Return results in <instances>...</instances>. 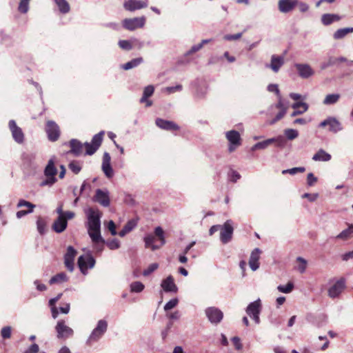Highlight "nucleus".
I'll use <instances>...</instances> for the list:
<instances>
[{
  "label": "nucleus",
  "instance_id": "09e8293b",
  "mask_svg": "<svg viewBox=\"0 0 353 353\" xmlns=\"http://www.w3.org/2000/svg\"><path fill=\"white\" fill-rule=\"evenodd\" d=\"M46 226V221L41 217L38 218V219L37 221V228L38 232L41 234H43L45 233Z\"/></svg>",
  "mask_w": 353,
  "mask_h": 353
},
{
  "label": "nucleus",
  "instance_id": "f704fd0d",
  "mask_svg": "<svg viewBox=\"0 0 353 353\" xmlns=\"http://www.w3.org/2000/svg\"><path fill=\"white\" fill-rule=\"evenodd\" d=\"M143 59L142 57L135 58L127 62L126 63L122 65L121 68H123L125 70H128L137 67L139 65L143 63Z\"/></svg>",
  "mask_w": 353,
  "mask_h": 353
},
{
  "label": "nucleus",
  "instance_id": "c85d7f7f",
  "mask_svg": "<svg viewBox=\"0 0 353 353\" xmlns=\"http://www.w3.org/2000/svg\"><path fill=\"white\" fill-rule=\"evenodd\" d=\"M261 310V300L259 299L256 301L250 303L247 308H246V313L250 316H252L253 314H260Z\"/></svg>",
  "mask_w": 353,
  "mask_h": 353
},
{
  "label": "nucleus",
  "instance_id": "5701e85b",
  "mask_svg": "<svg viewBox=\"0 0 353 353\" xmlns=\"http://www.w3.org/2000/svg\"><path fill=\"white\" fill-rule=\"evenodd\" d=\"M154 92V87L152 85H149L144 88L143 95L139 100L141 103H145L146 107L152 105V101L148 99Z\"/></svg>",
  "mask_w": 353,
  "mask_h": 353
},
{
  "label": "nucleus",
  "instance_id": "20e7f679",
  "mask_svg": "<svg viewBox=\"0 0 353 353\" xmlns=\"http://www.w3.org/2000/svg\"><path fill=\"white\" fill-rule=\"evenodd\" d=\"M108 329V323L105 320H99L96 327L92 330L87 340V343L90 345L93 342L98 341L105 334Z\"/></svg>",
  "mask_w": 353,
  "mask_h": 353
},
{
  "label": "nucleus",
  "instance_id": "c756f323",
  "mask_svg": "<svg viewBox=\"0 0 353 353\" xmlns=\"http://www.w3.org/2000/svg\"><path fill=\"white\" fill-rule=\"evenodd\" d=\"M70 146L71 148V150L69 152L70 153L73 154L76 157L82 154L83 145L77 139H72L70 141Z\"/></svg>",
  "mask_w": 353,
  "mask_h": 353
},
{
  "label": "nucleus",
  "instance_id": "f03ea898",
  "mask_svg": "<svg viewBox=\"0 0 353 353\" xmlns=\"http://www.w3.org/2000/svg\"><path fill=\"white\" fill-rule=\"evenodd\" d=\"M57 169L55 167L54 157L51 158L44 169V176L46 179L40 183V186L51 187L57 182L56 175Z\"/></svg>",
  "mask_w": 353,
  "mask_h": 353
},
{
  "label": "nucleus",
  "instance_id": "5fc2aeb1",
  "mask_svg": "<svg viewBox=\"0 0 353 353\" xmlns=\"http://www.w3.org/2000/svg\"><path fill=\"white\" fill-rule=\"evenodd\" d=\"M274 143V140L270 139H268L265 141L258 142L259 147L260 150L266 149L270 145Z\"/></svg>",
  "mask_w": 353,
  "mask_h": 353
},
{
  "label": "nucleus",
  "instance_id": "a211bd4d",
  "mask_svg": "<svg viewBox=\"0 0 353 353\" xmlns=\"http://www.w3.org/2000/svg\"><path fill=\"white\" fill-rule=\"evenodd\" d=\"M148 0H127L123 3V7L126 10L132 12L148 7Z\"/></svg>",
  "mask_w": 353,
  "mask_h": 353
},
{
  "label": "nucleus",
  "instance_id": "dca6fc26",
  "mask_svg": "<svg viewBox=\"0 0 353 353\" xmlns=\"http://www.w3.org/2000/svg\"><path fill=\"white\" fill-rule=\"evenodd\" d=\"M77 254V250L72 246H68L64 255L65 266L71 272H73L74 268V260Z\"/></svg>",
  "mask_w": 353,
  "mask_h": 353
},
{
  "label": "nucleus",
  "instance_id": "6ab92c4d",
  "mask_svg": "<svg viewBox=\"0 0 353 353\" xmlns=\"http://www.w3.org/2000/svg\"><path fill=\"white\" fill-rule=\"evenodd\" d=\"M93 201L103 207H108L110 203L108 191L97 189L93 197Z\"/></svg>",
  "mask_w": 353,
  "mask_h": 353
},
{
  "label": "nucleus",
  "instance_id": "9d476101",
  "mask_svg": "<svg viewBox=\"0 0 353 353\" xmlns=\"http://www.w3.org/2000/svg\"><path fill=\"white\" fill-rule=\"evenodd\" d=\"M220 239L224 244L228 243L230 241L233 234V226L231 220H228L221 227Z\"/></svg>",
  "mask_w": 353,
  "mask_h": 353
},
{
  "label": "nucleus",
  "instance_id": "774afa93",
  "mask_svg": "<svg viewBox=\"0 0 353 353\" xmlns=\"http://www.w3.org/2000/svg\"><path fill=\"white\" fill-rule=\"evenodd\" d=\"M232 341L237 350H240L242 349V344L241 343V339L239 337L234 336L232 339Z\"/></svg>",
  "mask_w": 353,
  "mask_h": 353
},
{
  "label": "nucleus",
  "instance_id": "ddd939ff",
  "mask_svg": "<svg viewBox=\"0 0 353 353\" xmlns=\"http://www.w3.org/2000/svg\"><path fill=\"white\" fill-rule=\"evenodd\" d=\"M205 313L208 320L212 324L219 323L223 318V312L219 308L215 307H209L206 308Z\"/></svg>",
  "mask_w": 353,
  "mask_h": 353
},
{
  "label": "nucleus",
  "instance_id": "0eeeda50",
  "mask_svg": "<svg viewBox=\"0 0 353 353\" xmlns=\"http://www.w3.org/2000/svg\"><path fill=\"white\" fill-rule=\"evenodd\" d=\"M103 135L104 132L101 131L92 137L91 143H85L84 145L86 149V154L92 155L98 150L102 143Z\"/></svg>",
  "mask_w": 353,
  "mask_h": 353
},
{
  "label": "nucleus",
  "instance_id": "603ef678",
  "mask_svg": "<svg viewBox=\"0 0 353 353\" xmlns=\"http://www.w3.org/2000/svg\"><path fill=\"white\" fill-rule=\"evenodd\" d=\"M178 299H172L170 300L164 306V310L165 311H168L174 307H175L178 304Z\"/></svg>",
  "mask_w": 353,
  "mask_h": 353
},
{
  "label": "nucleus",
  "instance_id": "8fccbe9b",
  "mask_svg": "<svg viewBox=\"0 0 353 353\" xmlns=\"http://www.w3.org/2000/svg\"><path fill=\"white\" fill-rule=\"evenodd\" d=\"M159 268V264L157 263H151L149 266L143 270V275L145 276H149Z\"/></svg>",
  "mask_w": 353,
  "mask_h": 353
},
{
  "label": "nucleus",
  "instance_id": "e2e57ef3",
  "mask_svg": "<svg viewBox=\"0 0 353 353\" xmlns=\"http://www.w3.org/2000/svg\"><path fill=\"white\" fill-rule=\"evenodd\" d=\"M268 90L270 92H274L277 97L280 95V91L277 84H270L268 86Z\"/></svg>",
  "mask_w": 353,
  "mask_h": 353
},
{
  "label": "nucleus",
  "instance_id": "bf43d9fd",
  "mask_svg": "<svg viewBox=\"0 0 353 353\" xmlns=\"http://www.w3.org/2000/svg\"><path fill=\"white\" fill-rule=\"evenodd\" d=\"M242 37V33H236L234 34H225L223 37V39L226 41L238 40Z\"/></svg>",
  "mask_w": 353,
  "mask_h": 353
},
{
  "label": "nucleus",
  "instance_id": "c9c22d12",
  "mask_svg": "<svg viewBox=\"0 0 353 353\" xmlns=\"http://www.w3.org/2000/svg\"><path fill=\"white\" fill-rule=\"evenodd\" d=\"M353 32V28H344L337 30L333 34L334 39H341L344 38L347 34Z\"/></svg>",
  "mask_w": 353,
  "mask_h": 353
},
{
  "label": "nucleus",
  "instance_id": "aec40b11",
  "mask_svg": "<svg viewBox=\"0 0 353 353\" xmlns=\"http://www.w3.org/2000/svg\"><path fill=\"white\" fill-rule=\"evenodd\" d=\"M111 157L107 152L103 155L101 169L107 178H112L114 175L113 169L110 165Z\"/></svg>",
  "mask_w": 353,
  "mask_h": 353
},
{
  "label": "nucleus",
  "instance_id": "9b49d317",
  "mask_svg": "<svg viewBox=\"0 0 353 353\" xmlns=\"http://www.w3.org/2000/svg\"><path fill=\"white\" fill-rule=\"evenodd\" d=\"M345 288V279H340L329 288L327 290V295L331 299L338 298L341 294Z\"/></svg>",
  "mask_w": 353,
  "mask_h": 353
},
{
  "label": "nucleus",
  "instance_id": "393cba45",
  "mask_svg": "<svg viewBox=\"0 0 353 353\" xmlns=\"http://www.w3.org/2000/svg\"><path fill=\"white\" fill-rule=\"evenodd\" d=\"M161 285L166 292H176L178 290V288L174 283L172 276H168L165 279H163Z\"/></svg>",
  "mask_w": 353,
  "mask_h": 353
},
{
  "label": "nucleus",
  "instance_id": "69168bd1",
  "mask_svg": "<svg viewBox=\"0 0 353 353\" xmlns=\"http://www.w3.org/2000/svg\"><path fill=\"white\" fill-rule=\"evenodd\" d=\"M285 110L280 111L275 117L274 119L271 120L269 123L270 125H274L275 123H276L278 121L281 119L285 114Z\"/></svg>",
  "mask_w": 353,
  "mask_h": 353
},
{
  "label": "nucleus",
  "instance_id": "f8f14e48",
  "mask_svg": "<svg viewBox=\"0 0 353 353\" xmlns=\"http://www.w3.org/2000/svg\"><path fill=\"white\" fill-rule=\"evenodd\" d=\"M145 23V17L125 19L123 21V26L126 30L133 31L139 28H143Z\"/></svg>",
  "mask_w": 353,
  "mask_h": 353
},
{
  "label": "nucleus",
  "instance_id": "cd10ccee",
  "mask_svg": "<svg viewBox=\"0 0 353 353\" xmlns=\"http://www.w3.org/2000/svg\"><path fill=\"white\" fill-rule=\"evenodd\" d=\"M68 225V221L63 216H58L52 225V229L57 233L63 232Z\"/></svg>",
  "mask_w": 353,
  "mask_h": 353
},
{
  "label": "nucleus",
  "instance_id": "4c0bfd02",
  "mask_svg": "<svg viewBox=\"0 0 353 353\" xmlns=\"http://www.w3.org/2000/svg\"><path fill=\"white\" fill-rule=\"evenodd\" d=\"M341 97V95L337 93L330 94L325 96L323 103L324 105H330L335 104L338 102Z\"/></svg>",
  "mask_w": 353,
  "mask_h": 353
},
{
  "label": "nucleus",
  "instance_id": "a878e982",
  "mask_svg": "<svg viewBox=\"0 0 353 353\" xmlns=\"http://www.w3.org/2000/svg\"><path fill=\"white\" fill-rule=\"evenodd\" d=\"M261 250L259 248H255L251 252L249 265L252 270L256 271L259 268V260L260 258Z\"/></svg>",
  "mask_w": 353,
  "mask_h": 353
},
{
  "label": "nucleus",
  "instance_id": "c03bdc74",
  "mask_svg": "<svg viewBox=\"0 0 353 353\" xmlns=\"http://www.w3.org/2000/svg\"><path fill=\"white\" fill-rule=\"evenodd\" d=\"M118 44L121 49L125 50H130L132 49L133 47L132 40H120Z\"/></svg>",
  "mask_w": 353,
  "mask_h": 353
},
{
  "label": "nucleus",
  "instance_id": "de8ad7c7",
  "mask_svg": "<svg viewBox=\"0 0 353 353\" xmlns=\"http://www.w3.org/2000/svg\"><path fill=\"white\" fill-rule=\"evenodd\" d=\"M30 0H21L19 4L18 10L21 13H26L29 9V2Z\"/></svg>",
  "mask_w": 353,
  "mask_h": 353
},
{
  "label": "nucleus",
  "instance_id": "6e6d98bb",
  "mask_svg": "<svg viewBox=\"0 0 353 353\" xmlns=\"http://www.w3.org/2000/svg\"><path fill=\"white\" fill-rule=\"evenodd\" d=\"M1 335L3 339H9L11 336V327L6 326L1 329Z\"/></svg>",
  "mask_w": 353,
  "mask_h": 353
},
{
  "label": "nucleus",
  "instance_id": "ea45409f",
  "mask_svg": "<svg viewBox=\"0 0 353 353\" xmlns=\"http://www.w3.org/2000/svg\"><path fill=\"white\" fill-rule=\"evenodd\" d=\"M130 288L131 292L139 293L144 290L145 285L140 281H134L130 284Z\"/></svg>",
  "mask_w": 353,
  "mask_h": 353
},
{
  "label": "nucleus",
  "instance_id": "6e6552de",
  "mask_svg": "<svg viewBox=\"0 0 353 353\" xmlns=\"http://www.w3.org/2000/svg\"><path fill=\"white\" fill-rule=\"evenodd\" d=\"M325 126H328V130L332 133H337L343 130L341 122L333 117H327L319 125V128H325Z\"/></svg>",
  "mask_w": 353,
  "mask_h": 353
},
{
  "label": "nucleus",
  "instance_id": "4be33fe9",
  "mask_svg": "<svg viewBox=\"0 0 353 353\" xmlns=\"http://www.w3.org/2000/svg\"><path fill=\"white\" fill-rule=\"evenodd\" d=\"M296 3V0H279L278 8L281 13H288L293 10Z\"/></svg>",
  "mask_w": 353,
  "mask_h": 353
},
{
  "label": "nucleus",
  "instance_id": "4468645a",
  "mask_svg": "<svg viewBox=\"0 0 353 353\" xmlns=\"http://www.w3.org/2000/svg\"><path fill=\"white\" fill-rule=\"evenodd\" d=\"M46 132L50 141H56L60 136L59 125L53 121H48L46 126Z\"/></svg>",
  "mask_w": 353,
  "mask_h": 353
},
{
  "label": "nucleus",
  "instance_id": "b1692460",
  "mask_svg": "<svg viewBox=\"0 0 353 353\" xmlns=\"http://www.w3.org/2000/svg\"><path fill=\"white\" fill-rule=\"evenodd\" d=\"M156 125L161 129L165 130H177L179 127L173 121L157 118L155 121Z\"/></svg>",
  "mask_w": 353,
  "mask_h": 353
},
{
  "label": "nucleus",
  "instance_id": "864d4df0",
  "mask_svg": "<svg viewBox=\"0 0 353 353\" xmlns=\"http://www.w3.org/2000/svg\"><path fill=\"white\" fill-rule=\"evenodd\" d=\"M21 207H28L30 208L29 210H32V212L33 209L35 208V205L29 201L22 199V200H20L17 204V208H21Z\"/></svg>",
  "mask_w": 353,
  "mask_h": 353
},
{
  "label": "nucleus",
  "instance_id": "7ed1b4c3",
  "mask_svg": "<svg viewBox=\"0 0 353 353\" xmlns=\"http://www.w3.org/2000/svg\"><path fill=\"white\" fill-rule=\"evenodd\" d=\"M155 236L159 239L161 245H163L165 243L164 232L161 227L158 226L154 229V235L148 234L144 238L146 248H151L152 250H156L160 248L159 246L154 244Z\"/></svg>",
  "mask_w": 353,
  "mask_h": 353
},
{
  "label": "nucleus",
  "instance_id": "2eb2a0df",
  "mask_svg": "<svg viewBox=\"0 0 353 353\" xmlns=\"http://www.w3.org/2000/svg\"><path fill=\"white\" fill-rule=\"evenodd\" d=\"M77 254V250L72 246H68L64 255L65 266L71 272H73L74 268V260Z\"/></svg>",
  "mask_w": 353,
  "mask_h": 353
},
{
  "label": "nucleus",
  "instance_id": "052dcab7",
  "mask_svg": "<svg viewBox=\"0 0 353 353\" xmlns=\"http://www.w3.org/2000/svg\"><path fill=\"white\" fill-rule=\"evenodd\" d=\"M181 90H182V85L180 84L176 85L175 86H170L165 88V91L168 92L169 94L179 92Z\"/></svg>",
  "mask_w": 353,
  "mask_h": 353
},
{
  "label": "nucleus",
  "instance_id": "338daca9",
  "mask_svg": "<svg viewBox=\"0 0 353 353\" xmlns=\"http://www.w3.org/2000/svg\"><path fill=\"white\" fill-rule=\"evenodd\" d=\"M317 181V178L312 173H309L307 176V183L309 186H312Z\"/></svg>",
  "mask_w": 353,
  "mask_h": 353
},
{
  "label": "nucleus",
  "instance_id": "39448f33",
  "mask_svg": "<svg viewBox=\"0 0 353 353\" xmlns=\"http://www.w3.org/2000/svg\"><path fill=\"white\" fill-rule=\"evenodd\" d=\"M55 330L57 332V337L59 339L65 340L71 338L74 334V330L66 325L64 320L57 321Z\"/></svg>",
  "mask_w": 353,
  "mask_h": 353
},
{
  "label": "nucleus",
  "instance_id": "13d9d810",
  "mask_svg": "<svg viewBox=\"0 0 353 353\" xmlns=\"http://www.w3.org/2000/svg\"><path fill=\"white\" fill-rule=\"evenodd\" d=\"M202 45H201L200 43H198L196 45H194L193 46L191 47V48L187 51L185 54V56L188 57V56H190L196 52H198L199 50H200L201 48H202Z\"/></svg>",
  "mask_w": 353,
  "mask_h": 353
},
{
  "label": "nucleus",
  "instance_id": "1a4fd4ad",
  "mask_svg": "<svg viewBox=\"0 0 353 353\" xmlns=\"http://www.w3.org/2000/svg\"><path fill=\"white\" fill-rule=\"evenodd\" d=\"M77 263L81 273L85 275L88 273V268H94L95 259L91 255H82L79 257Z\"/></svg>",
  "mask_w": 353,
  "mask_h": 353
},
{
  "label": "nucleus",
  "instance_id": "3c124183",
  "mask_svg": "<svg viewBox=\"0 0 353 353\" xmlns=\"http://www.w3.org/2000/svg\"><path fill=\"white\" fill-rule=\"evenodd\" d=\"M107 246L109 249L114 250L119 249L120 248V241L117 239H113L112 240L108 241L106 242Z\"/></svg>",
  "mask_w": 353,
  "mask_h": 353
},
{
  "label": "nucleus",
  "instance_id": "423d86ee",
  "mask_svg": "<svg viewBox=\"0 0 353 353\" xmlns=\"http://www.w3.org/2000/svg\"><path fill=\"white\" fill-rule=\"evenodd\" d=\"M225 137L229 142L228 151L232 152L241 145V139L239 132L232 130L225 132Z\"/></svg>",
  "mask_w": 353,
  "mask_h": 353
},
{
  "label": "nucleus",
  "instance_id": "79ce46f5",
  "mask_svg": "<svg viewBox=\"0 0 353 353\" xmlns=\"http://www.w3.org/2000/svg\"><path fill=\"white\" fill-rule=\"evenodd\" d=\"M294 289V284L292 282H288L286 285H279L277 290L282 293H290Z\"/></svg>",
  "mask_w": 353,
  "mask_h": 353
},
{
  "label": "nucleus",
  "instance_id": "bb28decb",
  "mask_svg": "<svg viewBox=\"0 0 353 353\" xmlns=\"http://www.w3.org/2000/svg\"><path fill=\"white\" fill-rule=\"evenodd\" d=\"M284 64V58L281 56L272 55L271 62L266 67L271 68L274 72H278L281 67Z\"/></svg>",
  "mask_w": 353,
  "mask_h": 353
},
{
  "label": "nucleus",
  "instance_id": "680f3d73",
  "mask_svg": "<svg viewBox=\"0 0 353 353\" xmlns=\"http://www.w3.org/2000/svg\"><path fill=\"white\" fill-rule=\"evenodd\" d=\"M274 140V143H276L278 147L283 148L285 145V140L282 136L271 138Z\"/></svg>",
  "mask_w": 353,
  "mask_h": 353
},
{
  "label": "nucleus",
  "instance_id": "2f4dec72",
  "mask_svg": "<svg viewBox=\"0 0 353 353\" xmlns=\"http://www.w3.org/2000/svg\"><path fill=\"white\" fill-rule=\"evenodd\" d=\"M341 17L336 14H324L321 17V21L325 26H328L334 21H339Z\"/></svg>",
  "mask_w": 353,
  "mask_h": 353
},
{
  "label": "nucleus",
  "instance_id": "37998d69",
  "mask_svg": "<svg viewBox=\"0 0 353 353\" xmlns=\"http://www.w3.org/2000/svg\"><path fill=\"white\" fill-rule=\"evenodd\" d=\"M69 169L74 174H78L81 170V164L79 161H72L69 163Z\"/></svg>",
  "mask_w": 353,
  "mask_h": 353
},
{
  "label": "nucleus",
  "instance_id": "58836bf2",
  "mask_svg": "<svg viewBox=\"0 0 353 353\" xmlns=\"http://www.w3.org/2000/svg\"><path fill=\"white\" fill-rule=\"evenodd\" d=\"M136 226V223L133 220L129 221L123 228V229L119 232V235L121 237H123L128 233H129L131 230L134 228Z\"/></svg>",
  "mask_w": 353,
  "mask_h": 353
},
{
  "label": "nucleus",
  "instance_id": "a19ab883",
  "mask_svg": "<svg viewBox=\"0 0 353 353\" xmlns=\"http://www.w3.org/2000/svg\"><path fill=\"white\" fill-rule=\"evenodd\" d=\"M284 134L288 140H294L299 136V132L296 130L288 128L284 130Z\"/></svg>",
  "mask_w": 353,
  "mask_h": 353
},
{
  "label": "nucleus",
  "instance_id": "f3484780",
  "mask_svg": "<svg viewBox=\"0 0 353 353\" xmlns=\"http://www.w3.org/2000/svg\"><path fill=\"white\" fill-rule=\"evenodd\" d=\"M9 128L14 140L18 143H22L24 141V134L21 128L17 125L15 121H9Z\"/></svg>",
  "mask_w": 353,
  "mask_h": 353
},
{
  "label": "nucleus",
  "instance_id": "4d7b16f0",
  "mask_svg": "<svg viewBox=\"0 0 353 353\" xmlns=\"http://www.w3.org/2000/svg\"><path fill=\"white\" fill-rule=\"evenodd\" d=\"M296 6L301 12H306L309 10V5L305 2L299 1L296 0Z\"/></svg>",
  "mask_w": 353,
  "mask_h": 353
},
{
  "label": "nucleus",
  "instance_id": "e433bc0d",
  "mask_svg": "<svg viewBox=\"0 0 353 353\" xmlns=\"http://www.w3.org/2000/svg\"><path fill=\"white\" fill-rule=\"evenodd\" d=\"M59 10L62 14H67L70 10V6L66 0H54Z\"/></svg>",
  "mask_w": 353,
  "mask_h": 353
},
{
  "label": "nucleus",
  "instance_id": "72a5a7b5",
  "mask_svg": "<svg viewBox=\"0 0 353 353\" xmlns=\"http://www.w3.org/2000/svg\"><path fill=\"white\" fill-rule=\"evenodd\" d=\"M68 278L65 272H60L54 276H52L50 281L49 283L50 285L58 283L61 284L63 283H65L68 281Z\"/></svg>",
  "mask_w": 353,
  "mask_h": 353
},
{
  "label": "nucleus",
  "instance_id": "f257e3e1",
  "mask_svg": "<svg viewBox=\"0 0 353 353\" xmlns=\"http://www.w3.org/2000/svg\"><path fill=\"white\" fill-rule=\"evenodd\" d=\"M88 219V232L90 237L94 243H104L101 235V216L100 212L93 208L85 210Z\"/></svg>",
  "mask_w": 353,
  "mask_h": 353
},
{
  "label": "nucleus",
  "instance_id": "473e14b6",
  "mask_svg": "<svg viewBox=\"0 0 353 353\" xmlns=\"http://www.w3.org/2000/svg\"><path fill=\"white\" fill-rule=\"evenodd\" d=\"M353 236V224H350L348 228L340 232L336 239L346 241Z\"/></svg>",
  "mask_w": 353,
  "mask_h": 353
},
{
  "label": "nucleus",
  "instance_id": "49530a36",
  "mask_svg": "<svg viewBox=\"0 0 353 353\" xmlns=\"http://www.w3.org/2000/svg\"><path fill=\"white\" fill-rule=\"evenodd\" d=\"M296 261L299 263V265L297 266V270L299 272L301 273L305 272L307 267V261L301 256L297 257Z\"/></svg>",
  "mask_w": 353,
  "mask_h": 353
},
{
  "label": "nucleus",
  "instance_id": "7c9ffc66",
  "mask_svg": "<svg viewBox=\"0 0 353 353\" xmlns=\"http://www.w3.org/2000/svg\"><path fill=\"white\" fill-rule=\"evenodd\" d=\"M332 157L330 154L323 149H320L316 154H314L312 160L315 161H329Z\"/></svg>",
  "mask_w": 353,
  "mask_h": 353
},
{
  "label": "nucleus",
  "instance_id": "a18cd8bd",
  "mask_svg": "<svg viewBox=\"0 0 353 353\" xmlns=\"http://www.w3.org/2000/svg\"><path fill=\"white\" fill-rule=\"evenodd\" d=\"M305 170V168L304 167H296V168H292L288 169V170H283L282 171V174H290L292 175H294V174H297L298 172H304Z\"/></svg>",
  "mask_w": 353,
  "mask_h": 353
},
{
  "label": "nucleus",
  "instance_id": "0e129e2a",
  "mask_svg": "<svg viewBox=\"0 0 353 353\" xmlns=\"http://www.w3.org/2000/svg\"><path fill=\"white\" fill-rule=\"evenodd\" d=\"M292 108L294 110L299 108H303L305 110H308V105L305 102H296L292 105Z\"/></svg>",
  "mask_w": 353,
  "mask_h": 353
},
{
  "label": "nucleus",
  "instance_id": "412c9836",
  "mask_svg": "<svg viewBox=\"0 0 353 353\" xmlns=\"http://www.w3.org/2000/svg\"><path fill=\"white\" fill-rule=\"evenodd\" d=\"M299 75L303 79H308L314 74V71L309 64L307 63H295Z\"/></svg>",
  "mask_w": 353,
  "mask_h": 353
}]
</instances>
